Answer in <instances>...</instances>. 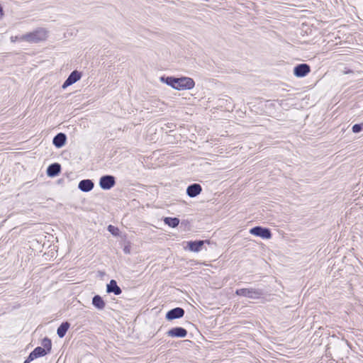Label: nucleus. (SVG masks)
<instances>
[{"mask_svg":"<svg viewBox=\"0 0 363 363\" xmlns=\"http://www.w3.org/2000/svg\"><path fill=\"white\" fill-rule=\"evenodd\" d=\"M47 38V31L44 28H38L33 32L21 35L20 39L31 43H36L45 40Z\"/></svg>","mask_w":363,"mask_h":363,"instance_id":"1","label":"nucleus"},{"mask_svg":"<svg viewBox=\"0 0 363 363\" xmlns=\"http://www.w3.org/2000/svg\"><path fill=\"white\" fill-rule=\"evenodd\" d=\"M235 294L251 299H258L263 295V291L259 289L248 288L237 289Z\"/></svg>","mask_w":363,"mask_h":363,"instance_id":"2","label":"nucleus"},{"mask_svg":"<svg viewBox=\"0 0 363 363\" xmlns=\"http://www.w3.org/2000/svg\"><path fill=\"white\" fill-rule=\"evenodd\" d=\"M194 86L195 82L194 79L191 77H182L179 78H176V90H190L193 89Z\"/></svg>","mask_w":363,"mask_h":363,"instance_id":"3","label":"nucleus"},{"mask_svg":"<svg viewBox=\"0 0 363 363\" xmlns=\"http://www.w3.org/2000/svg\"><path fill=\"white\" fill-rule=\"evenodd\" d=\"M250 233L257 237L264 239H269L272 237V233L268 228H264L260 226H256L250 230Z\"/></svg>","mask_w":363,"mask_h":363,"instance_id":"4","label":"nucleus"},{"mask_svg":"<svg viewBox=\"0 0 363 363\" xmlns=\"http://www.w3.org/2000/svg\"><path fill=\"white\" fill-rule=\"evenodd\" d=\"M116 184L115 178L111 175H105L101 177L99 185L102 189L108 190Z\"/></svg>","mask_w":363,"mask_h":363,"instance_id":"5","label":"nucleus"},{"mask_svg":"<svg viewBox=\"0 0 363 363\" xmlns=\"http://www.w3.org/2000/svg\"><path fill=\"white\" fill-rule=\"evenodd\" d=\"M82 77L81 72L74 70L67 77V79L65 80V82L63 83L62 87V89H66L69 86L74 84L77 81H79Z\"/></svg>","mask_w":363,"mask_h":363,"instance_id":"6","label":"nucleus"},{"mask_svg":"<svg viewBox=\"0 0 363 363\" xmlns=\"http://www.w3.org/2000/svg\"><path fill=\"white\" fill-rule=\"evenodd\" d=\"M310 67L307 64H301L294 67V73L296 77H303L310 72Z\"/></svg>","mask_w":363,"mask_h":363,"instance_id":"7","label":"nucleus"},{"mask_svg":"<svg viewBox=\"0 0 363 363\" xmlns=\"http://www.w3.org/2000/svg\"><path fill=\"white\" fill-rule=\"evenodd\" d=\"M202 190V188L199 184H193L189 185L186 189V194L189 197L194 198L199 195Z\"/></svg>","mask_w":363,"mask_h":363,"instance_id":"8","label":"nucleus"},{"mask_svg":"<svg viewBox=\"0 0 363 363\" xmlns=\"http://www.w3.org/2000/svg\"><path fill=\"white\" fill-rule=\"evenodd\" d=\"M66 139V135L65 133H60L54 137L52 143L56 147L60 148L65 145Z\"/></svg>","mask_w":363,"mask_h":363,"instance_id":"9","label":"nucleus"},{"mask_svg":"<svg viewBox=\"0 0 363 363\" xmlns=\"http://www.w3.org/2000/svg\"><path fill=\"white\" fill-rule=\"evenodd\" d=\"M78 188L84 192L90 191L94 188V182L90 179L82 180L78 185Z\"/></svg>","mask_w":363,"mask_h":363,"instance_id":"10","label":"nucleus"},{"mask_svg":"<svg viewBox=\"0 0 363 363\" xmlns=\"http://www.w3.org/2000/svg\"><path fill=\"white\" fill-rule=\"evenodd\" d=\"M48 352L41 347H37L32 352L29 354L30 360H34L36 358L44 357Z\"/></svg>","mask_w":363,"mask_h":363,"instance_id":"11","label":"nucleus"},{"mask_svg":"<svg viewBox=\"0 0 363 363\" xmlns=\"http://www.w3.org/2000/svg\"><path fill=\"white\" fill-rule=\"evenodd\" d=\"M61 170V166L58 163H53L48 166L47 169V174L49 177H54L57 176Z\"/></svg>","mask_w":363,"mask_h":363,"instance_id":"12","label":"nucleus"},{"mask_svg":"<svg viewBox=\"0 0 363 363\" xmlns=\"http://www.w3.org/2000/svg\"><path fill=\"white\" fill-rule=\"evenodd\" d=\"M184 315V309L178 307L169 311L166 313L165 318H182Z\"/></svg>","mask_w":363,"mask_h":363,"instance_id":"13","label":"nucleus"},{"mask_svg":"<svg viewBox=\"0 0 363 363\" xmlns=\"http://www.w3.org/2000/svg\"><path fill=\"white\" fill-rule=\"evenodd\" d=\"M106 291L108 293H113L115 295H119L122 292L121 288L117 285L116 281L113 279L111 280L109 284H107Z\"/></svg>","mask_w":363,"mask_h":363,"instance_id":"14","label":"nucleus"},{"mask_svg":"<svg viewBox=\"0 0 363 363\" xmlns=\"http://www.w3.org/2000/svg\"><path fill=\"white\" fill-rule=\"evenodd\" d=\"M186 330L182 328H175L167 332L169 336L184 337L186 335Z\"/></svg>","mask_w":363,"mask_h":363,"instance_id":"15","label":"nucleus"},{"mask_svg":"<svg viewBox=\"0 0 363 363\" xmlns=\"http://www.w3.org/2000/svg\"><path fill=\"white\" fill-rule=\"evenodd\" d=\"M205 241L199 240V241H191L188 242V246L189 250L192 252H199L201 250L202 246L203 245Z\"/></svg>","mask_w":363,"mask_h":363,"instance_id":"16","label":"nucleus"},{"mask_svg":"<svg viewBox=\"0 0 363 363\" xmlns=\"http://www.w3.org/2000/svg\"><path fill=\"white\" fill-rule=\"evenodd\" d=\"M92 303L98 309H102L105 306L104 301H103L102 298L99 295H96L94 296L92 299Z\"/></svg>","mask_w":363,"mask_h":363,"instance_id":"17","label":"nucleus"},{"mask_svg":"<svg viewBox=\"0 0 363 363\" xmlns=\"http://www.w3.org/2000/svg\"><path fill=\"white\" fill-rule=\"evenodd\" d=\"M69 328V323L67 322L62 323L57 329V335L60 337H63Z\"/></svg>","mask_w":363,"mask_h":363,"instance_id":"18","label":"nucleus"},{"mask_svg":"<svg viewBox=\"0 0 363 363\" xmlns=\"http://www.w3.org/2000/svg\"><path fill=\"white\" fill-rule=\"evenodd\" d=\"M160 81L167 84V85L170 86L173 89H175V84H176V77H161Z\"/></svg>","mask_w":363,"mask_h":363,"instance_id":"19","label":"nucleus"},{"mask_svg":"<svg viewBox=\"0 0 363 363\" xmlns=\"http://www.w3.org/2000/svg\"><path fill=\"white\" fill-rule=\"evenodd\" d=\"M164 222L169 226L175 228L179 225V220L177 218L167 217L164 219Z\"/></svg>","mask_w":363,"mask_h":363,"instance_id":"20","label":"nucleus"},{"mask_svg":"<svg viewBox=\"0 0 363 363\" xmlns=\"http://www.w3.org/2000/svg\"><path fill=\"white\" fill-rule=\"evenodd\" d=\"M42 345L44 348L48 353L50 352L52 348V342L50 339L44 338L42 342Z\"/></svg>","mask_w":363,"mask_h":363,"instance_id":"21","label":"nucleus"},{"mask_svg":"<svg viewBox=\"0 0 363 363\" xmlns=\"http://www.w3.org/2000/svg\"><path fill=\"white\" fill-rule=\"evenodd\" d=\"M363 128V124H354L352 126V132L354 133H357L362 131Z\"/></svg>","mask_w":363,"mask_h":363,"instance_id":"22","label":"nucleus"},{"mask_svg":"<svg viewBox=\"0 0 363 363\" xmlns=\"http://www.w3.org/2000/svg\"><path fill=\"white\" fill-rule=\"evenodd\" d=\"M108 231L113 235H117L118 234L119 230L118 228L114 227L111 225H109L108 227Z\"/></svg>","mask_w":363,"mask_h":363,"instance_id":"23","label":"nucleus"},{"mask_svg":"<svg viewBox=\"0 0 363 363\" xmlns=\"http://www.w3.org/2000/svg\"><path fill=\"white\" fill-rule=\"evenodd\" d=\"M11 41L12 43H16L17 41H22V40L20 39V36H11Z\"/></svg>","mask_w":363,"mask_h":363,"instance_id":"24","label":"nucleus"},{"mask_svg":"<svg viewBox=\"0 0 363 363\" xmlns=\"http://www.w3.org/2000/svg\"><path fill=\"white\" fill-rule=\"evenodd\" d=\"M123 252L125 254H129L130 252V246H128V245L125 246L124 248H123Z\"/></svg>","mask_w":363,"mask_h":363,"instance_id":"25","label":"nucleus"},{"mask_svg":"<svg viewBox=\"0 0 363 363\" xmlns=\"http://www.w3.org/2000/svg\"><path fill=\"white\" fill-rule=\"evenodd\" d=\"M4 15V13H3V9L2 7L0 6V19L2 18Z\"/></svg>","mask_w":363,"mask_h":363,"instance_id":"26","label":"nucleus"},{"mask_svg":"<svg viewBox=\"0 0 363 363\" xmlns=\"http://www.w3.org/2000/svg\"><path fill=\"white\" fill-rule=\"evenodd\" d=\"M32 360H30L29 359V356L28 357V358L25 360L24 363H30Z\"/></svg>","mask_w":363,"mask_h":363,"instance_id":"27","label":"nucleus"}]
</instances>
